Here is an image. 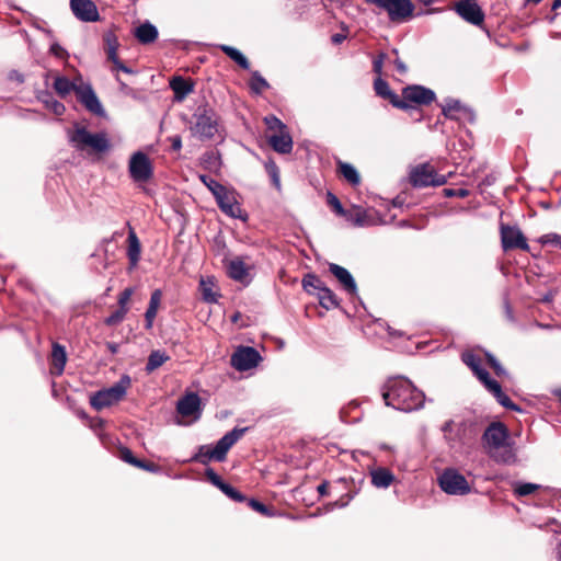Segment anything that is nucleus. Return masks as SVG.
Masks as SVG:
<instances>
[{
  "label": "nucleus",
  "mask_w": 561,
  "mask_h": 561,
  "mask_svg": "<svg viewBox=\"0 0 561 561\" xmlns=\"http://www.w3.org/2000/svg\"><path fill=\"white\" fill-rule=\"evenodd\" d=\"M247 505L252 508L253 511L260 513L263 516L266 517H273L276 515L275 511L266 506L264 503L255 500V499H248L244 501Z\"/></svg>",
  "instance_id": "nucleus-43"
},
{
  "label": "nucleus",
  "mask_w": 561,
  "mask_h": 561,
  "mask_svg": "<svg viewBox=\"0 0 561 561\" xmlns=\"http://www.w3.org/2000/svg\"><path fill=\"white\" fill-rule=\"evenodd\" d=\"M127 312H128V308H121V307H118L117 310H115L108 317H106L104 319V324L107 325V327L117 325L118 323H121L125 319Z\"/></svg>",
  "instance_id": "nucleus-46"
},
{
  "label": "nucleus",
  "mask_w": 561,
  "mask_h": 561,
  "mask_svg": "<svg viewBox=\"0 0 561 561\" xmlns=\"http://www.w3.org/2000/svg\"><path fill=\"white\" fill-rule=\"evenodd\" d=\"M129 175L134 182H147L153 175L151 162L142 151L135 152L129 160Z\"/></svg>",
  "instance_id": "nucleus-11"
},
{
  "label": "nucleus",
  "mask_w": 561,
  "mask_h": 561,
  "mask_svg": "<svg viewBox=\"0 0 561 561\" xmlns=\"http://www.w3.org/2000/svg\"><path fill=\"white\" fill-rule=\"evenodd\" d=\"M340 172L343 178L352 185L356 186L360 183V176L354 165L346 162H340Z\"/></svg>",
  "instance_id": "nucleus-40"
},
{
  "label": "nucleus",
  "mask_w": 561,
  "mask_h": 561,
  "mask_svg": "<svg viewBox=\"0 0 561 561\" xmlns=\"http://www.w3.org/2000/svg\"><path fill=\"white\" fill-rule=\"evenodd\" d=\"M484 387L489 392L493 394V397L502 407L512 411H520V408L515 404L506 393L503 392L501 385L495 379L488 381Z\"/></svg>",
  "instance_id": "nucleus-22"
},
{
  "label": "nucleus",
  "mask_w": 561,
  "mask_h": 561,
  "mask_svg": "<svg viewBox=\"0 0 561 561\" xmlns=\"http://www.w3.org/2000/svg\"><path fill=\"white\" fill-rule=\"evenodd\" d=\"M211 449L213 448L210 445L198 446L197 451L191 457L188 461L207 465L209 461L215 460V456H211Z\"/></svg>",
  "instance_id": "nucleus-41"
},
{
  "label": "nucleus",
  "mask_w": 561,
  "mask_h": 561,
  "mask_svg": "<svg viewBox=\"0 0 561 561\" xmlns=\"http://www.w3.org/2000/svg\"><path fill=\"white\" fill-rule=\"evenodd\" d=\"M136 467L152 473H158L161 471L160 466L156 465L154 462H147L145 460H139Z\"/></svg>",
  "instance_id": "nucleus-60"
},
{
  "label": "nucleus",
  "mask_w": 561,
  "mask_h": 561,
  "mask_svg": "<svg viewBox=\"0 0 561 561\" xmlns=\"http://www.w3.org/2000/svg\"><path fill=\"white\" fill-rule=\"evenodd\" d=\"M79 84H76L66 77H57L54 81V89L61 98L67 96L72 91L76 93Z\"/></svg>",
  "instance_id": "nucleus-39"
},
{
  "label": "nucleus",
  "mask_w": 561,
  "mask_h": 561,
  "mask_svg": "<svg viewBox=\"0 0 561 561\" xmlns=\"http://www.w3.org/2000/svg\"><path fill=\"white\" fill-rule=\"evenodd\" d=\"M49 51L57 58H65L68 56L66 49L56 42L51 43Z\"/></svg>",
  "instance_id": "nucleus-62"
},
{
  "label": "nucleus",
  "mask_w": 561,
  "mask_h": 561,
  "mask_svg": "<svg viewBox=\"0 0 561 561\" xmlns=\"http://www.w3.org/2000/svg\"><path fill=\"white\" fill-rule=\"evenodd\" d=\"M249 87L253 94L261 95L263 91L270 88V83L257 70H255L251 73Z\"/></svg>",
  "instance_id": "nucleus-38"
},
{
  "label": "nucleus",
  "mask_w": 561,
  "mask_h": 561,
  "mask_svg": "<svg viewBox=\"0 0 561 561\" xmlns=\"http://www.w3.org/2000/svg\"><path fill=\"white\" fill-rule=\"evenodd\" d=\"M202 286V296L203 300L208 304H215L217 302V298L219 295L213 291L211 287L207 286L206 283L202 279L201 280Z\"/></svg>",
  "instance_id": "nucleus-54"
},
{
  "label": "nucleus",
  "mask_w": 561,
  "mask_h": 561,
  "mask_svg": "<svg viewBox=\"0 0 561 561\" xmlns=\"http://www.w3.org/2000/svg\"><path fill=\"white\" fill-rule=\"evenodd\" d=\"M215 199L219 209L228 217L240 219L242 221L248 220V214L238 203L234 190H229L226 187L215 196Z\"/></svg>",
  "instance_id": "nucleus-10"
},
{
  "label": "nucleus",
  "mask_w": 561,
  "mask_h": 561,
  "mask_svg": "<svg viewBox=\"0 0 561 561\" xmlns=\"http://www.w3.org/2000/svg\"><path fill=\"white\" fill-rule=\"evenodd\" d=\"M201 182L210 191L213 196L215 197L217 194H219L222 190L226 188L222 184H220L218 181L214 180L209 175L201 174L199 175Z\"/></svg>",
  "instance_id": "nucleus-45"
},
{
  "label": "nucleus",
  "mask_w": 561,
  "mask_h": 561,
  "mask_svg": "<svg viewBox=\"0 0 561 561\" xmlns=\"http://www.w3.org/2000/svg\"><path fill=\"white\" fill-rule=\"evenodd\" d=\"M355 494L356 493L348 492V493L342 495L337 501L332 503V507L343 508V507L347 506L348 503L354 499Z\"/></svg>",
  "instance_id": "nucleus-59"
},
{
  "label": "nucleus",
  "mask_w": 561,
  "mask_h": 561,
  "mask_svg": "<svg viewBox=\"0 0 561 561\" xmlns=\"http://www.w3.org/2000/svg\"><path fill=\"white\" fill-rule=\"evenodd\" d=\"M248 427H234L227 432L216 444L211 446L215 461L221 462L226 459L229 449L243 436Z\"/></svg>",
  "instance_id": "nucleus-15"
},
{
  "label": "nucleus",
  "mask_w": 561,
  "mask_h": 561,
  "mask_svg": "<svg viewBox=\"0 0 561 561\" xmlns=\"http://www.w3.org/2000/svg\"><path fill=\"white\" fill-rule=\"evenodd\" d=\"M220 491L234 502L242 503L243 501H247L245 495H243L240 491H238L236 488H233L227 482L222 485Z\"/></svg>",
  "instance_id": "nucleus-47"
},
{
  "label": "nucleus",
  "mask_w": 561,
  "mask_h": 561,
  "mask_svg": "<svg viewBox=\"0 0 561 561\" xmlns=\"http://www.w3.org/2000/svg\"><path fill=\"white\" fill-rule=\"evenodd\" d=\"M385 58H386V54L380 53L373 61V70L378 76H380L382 72V66H383Z\"/></svg>",
  "instance_id": "nucleus-61"
},
{
  "label": "nucleus",
  "mask_w": 561,
  "mask_h": 561,
  "mask_svg": "<svg viewBox=\"0 0 561 561\" xmlns=\"http://www.w3.org/2000/svg\"><path fill=\"white\" fill-rule=\"evenodd\" d=\"M456 12L472 25H480L484 21V13L476 0H460L456 4Z\"/></svg>",
  "instance_id": "nucleus-18"
},
{
  "label": "nucleus",
  "mask_w": 561,
  "mask_h": 561,
  "mask_svg": "<svg viewBox=\"0 0 561 561\" xmlns=\"http://www.w3.org/2000/svg\"><path fill=\"white\" fill-rule=\"evenodd\" d=\"M402 98L407 103H415L417 105H430L436 99L435 92L420 84L408 85L402 89Z\"/></svg>",
  "instance_id": "nucleus-17"
},
{
  "label": "nucleus",
  "mask_w": 561,
  "mask_h": 561,
  "mask_svg": "<svg viewBox=\"0 0 561 561\" xmlns=\"http://www.w3.org/2000/svg\"><path fill=\"white\" fill-rule=\"evenodd\" d=\"M128 249L127 256L133 266H136L140 260L141 245L136 232L130 229L127 237Z\"/></svg>",
  "instance_id": "nucleus-31"
},
{
  "label": "nucleus",
  "mask_w": 561,
  "mask_h": 561,
  "mask_svg": "<svg viewBox=\"0 0 561 561\" xmlns=\"http://www.w3.org/2000/svg\"><path fill=\"white\" fill-rule=\"evenodd\" d=\"M371 484L377 489H387L394 481V474L385 467H377L370 471Z\"/></svg>",
  "instance_id": "nucleus-23"
},
{
  "label": "nucleus",
  "mask_w": 561,
  "mask_h": 561,
  "mask_svg": "<svg viewBox=\"0 0 561 561\" xmlns=\"http://www.w3.org/2000/svg\"><path fill=\"white\" fill-rule=\"evenodd\" d=\"M316 296L319 299L320 306L327 310H331L340 306L336 295L327 286L318 291Z\"/></svg>",
  "instance_id": "nucleus-34"
},
{
  "label": "nucleus",
  "mask_w": 561,
  "mask_h": 561,
  "mask_svg": "<svg viewBox=\"0 0 561 561\" xmlns=\"http://www.w3.org/2000/svg\"><path fill=\"white\" fill-rule=\"evenodd\" d=\"M485 355L489 365L493 368L496 376L502 377L507 375V371L503 368V366L494 355H492L491 353H486Z\"/></svg>",
  "instance_id": "nucleus-53"
},
{
  "label": "nucleus",
  "mask_w": 561,
  "mask_h": 561,
  "mask_svg": "<svg viewBox=\"0 0 561 561\" xmlns=\"http://www.w3.org/2000/svg\"><path fill=\"white\" fill-rule=\"evenodd\" d=\"M440 489L450 495H465L470 492V485L456 469L447 468L438 478Z\"/></svg>",
  "instance_id": "nucleus-6"
},
{
  "label": "nucleus",
  "mask_w": 561,
  "mask_h": 561,
  "mask_svg": "<svg viewBox=\"0 0 561 561\" xmlns=\"http://www.w3.org/2000/svg\"><path fill=\"white\" fill-rule=\"evenodd\" d=\"M130 383L131 379L129 375L124 374L113 386L93 393L90 398L91 407L96 411H100L119 402L125 397Z\"/></svg>",
  "instance_id": "nucleus-5"
},
{
  "label": "nucleus",
  "mask_w": 561,
  "mask_h": 561,
  "mask_svg": "<svg viewBox=\"0 0 561 561\" xmlns=\"http://www.w3.org/2000/svg\"><path fill=\"white\" fill-rule=\"evenodd\" d=\"M510 434L507 427L501 422L491 423L482 435V445L488 455L497 463L510 465L515 462L516 455L507 444Z\"/></svg>",
  "instance_id": "nucleus-2"
},
{
  "label": "nucleus",
  "mask_w": 561,
  "mask_h": 561,
  "mask_svg": "<svg viewBox=\"0 0 561 561\" xmlns=\"http://www.w3.org/2000/svg\"><path fill=\"white\" fill-rule=\"evenodd\" d=\"M466 423L461 422L459 424H455L453 420H448L442 426V432L444 434L445 439L449 443L450 446H454L455 443L459 439L460 432L465 431Z\"/></svg>",
  "instance_id": "nucleus-32"
},
{
  "label": "nucleus",
  "mask_w": 561,
  "mask_h": 561,
  "mask_svg": "<svg viewBox=\"0 0 561 561\" xmlns=\"http://www.w3.org/2000/svg\"><path fill=\"white\" fill-rule=\"evenodd\" d=\"M328 204L334 209V211L340 216H347V211L342 206L339 198L331 192H328Z\"/></svg>",
  "instance_id": "nucleus-52"
},
{
  "label": "nucleus",
  "mask_w": 561,
  "mask_h": 561,
  "mask_svg": "<svg viewBox=\"0 0 561 561\" xmlns=\"http://www.w3.org/2000/svg\"><path fill=\"white\" fill-rule=\"evenodd\" d=\"M543 243H551L556 248L561 249V237L558 234H547L542 238Z\"/></svg>",
  "instance_id": "nucleus-64"
},
{
  "label": "nucleus",
  "mask_w": 561,
  "mask_h": 561,
  "mask_svg": "<svg viewBox=\"0 0 561 561\" xmlns=\"http://www.w3.org/2000/svg\"><path fill=\"white\" fill-rule=\"evenodd\" d=\"M385 99L389 100L391 105L397 108H400V110L411 108V105L409 103H407L405 99L404 98L400 99V96L393 91H391L390 94L388 96H386Z\"/></svg>",
  "instance_id": "nucleus-51"
},
{
  "label": "nucleus",
  "mask_w": 561,
  "mask_h": 561,
  "mask_svg": "<svg viewBox=\"0 0 561 561\" xmlns=\"http://www.w3.org/2000/svg\"><path fill=\"white\" fill-rule=\"evenodd\" d=\"M387 407L401 412H412L424 405L425 396L408 378L402 376L389 378L381 389Z\"/></svg>",
  "instance_id": "nucleus-1"
},
{
  "label": "nucleus",
  "mask_w": 561,
  "mask_h": 561,
  "mask_svg": "<svg viewBox=\"0 0 561 561\" xmlns=\"http://www.w3.org/2000/svg\"><path fill=\"white\" fill-rule=\"evenodd\" d=\"M219 115L207 103L199 104L192 115L190 130L201 141L211 140L220 135Z\"/></svg>",
  "instance_id": "nucleus-3"
},
{
  "label": "nucleus",
  "mask_w": 561,
  "mask_h": 561,
  "mask_svg": "<svg viewBox=\"0 0 561 561\" xmlns=\"http://www.w3.org/2000/svg\"><path fill=\"white\" fill-rule=\"evenodd\" d=\"M68 140L77 150L91 148L94 152L104 153L111 148L110 140L104 133H90L84 126L75 125L68 131Z\"/></svg>",
  "instance_id": "nucleus-4"
},
{
  "label": "nucleus",
  "mask_w": 561,
  "mask_h": 561,
  "mask_svg": "<svg viewBox=\"0 0 561 561\" xmlns=\"http://www.w3.org/2000/svg\"><path fill=\"white\" fill-rule=\"evenodd\" d=\"M444 116L448 119L467 121L473 123L476 114L473 110L462 104L459 100L446 98L440 104Z\"/></svg>",
  "instance_id": "nucleus-12"
},
{
  "label": "nucleus",
  "mask_w": 561,
  "mask_h": 561,
  "mask_svg": "<svg viewBox=\"0 0 561 561\" xmlns=\"http://www.w3.org/2000/svg\"><path fill=\"white\" fill-rule=\"evenodd\" d=\"M162 299V291L161 289H154L151 293L150 300L148 308L145 312V328L146 330H151L153 327V321L156 319L158 309L160 307Z\"/></svg>",
  "instance_id": "nucleus-25"
},
{
  "label": "nucleus",
  "mask_w": 561,
  "mask_h": 561,
  "mask_svg": "<svg viewBox=\"0 0 561 561\" xmlns=\"http://www.w3.org/2000/svg\"><path fill=\"white\" fill-rule=\"evenodd\" d=\"M176 412L183 417L198 421L202 416V401L196 392H188L176 402Z\"/></svg>",
  "instance_id": "nucleus-16"
},
{
  "label": "nucleus",
  "mask_w": 561,
  "mask_h": 561,
  "mask_svg": "<svg viewBox=\"0 0 561 561\" xmlns=\"http://www.w3.org/2000/svg\"><path fill=\"white\" fill-rule=\"evenodd\" d=\"M205 476L206 478L208 479V481L215 485L216 488H218L219 490L222 488V485L226 483L219 474H217L215 472V470L213 468H207L205 470Z\"/></svg>",
  "instance_id": "nucleus-55"
},
{
  "label": "nucleus",
  "mask_w": 561,
  "mask_h": 561,
  "mask_svg": "<svg viewBox=\"0 0 561 561\" xmlns=\"http://www.w3.org/2000/svg\"><path fill=\"white\" fill-rule=\"evenodd\" d=\"M76 96L89 112L100 117L105 116V111L90 83L79 84Z\"/></svg>",
  "instance_id": "nucleus-14"
},
{
  "label": "nucleus",
  "mask_w": 561,
  "mask_h": 561,
  "mask_svg": "<svg viewBox=\"0 0 561 561\" xmlns=\"http://www.w3.org/2000/svg\"><path fill=\"white\" fill-rule=\"evenodd\" d=\"M268 144L276 152L282 154L289 153L293 150V139L286 130L271 135Z\"/></svg>",
  "instance_id": "nucleus-24"
},
{
  "label": "nucleus",
  "mask_w": 561,
  "mask_h": 561,
  "mask_svg": "<svg viewBox=\"0 0 561 561\" xmlns=\"http://www.w3.org/2000/svg\"><path fill=\"white\" fill-rule=\"evenodd\" d=\"M264 123L270 130H278L282 133L286 130V125L275 115H267L264 117Z\"/></svg>",
  "instance_id": "nucleus-48"
},
{
  "label": "nucleus",
  "mask_w": 561,
  "mask_h": 561,
  "mask_svg": "<svg viewBox=\"0 0 561 561\" xmlns=\"http://www.w3.org/2000/svg\"><path fill=\"white\" fill-rule=\"evenodd\" d=\"M345 218L356 227H365L371 225V221L368 219L366 210L359 209L355 214L347 213V216H345Z\"/></svg>",
  "instance_id": "nucleus-44"
},
{
  "label": "nucleus",
  "mask_w": 561,
  "mask_h": 561,
  "mask_svg": "<svg viewBox=\"0 0 561 561\" xmlns=\"http://www.w3.org/2000/svg\"><path fill=\"white\" fill-rule=\"evenodd\" d=\"M37 100L42 102L46 108L51 111L55 115L60 116L65 113V105L56 100L51 92L44 90L39 91L36 95Z\"/></svg>",
  "instance_id": "nucleus-30"
},
{
  "label": "nucleus",
  "mask_w": 561,
  "mask_h": 561,
  "mask_svg": "<svg viewBox=\"0 0 561 561\" xmlns=\"http://www.w3.org/2000/svg\"><path fill=\"white\" fill-rule=\"evenodd\" d=\"M103 42L105 45V51L107 55V59L110 61L116 60V58H118L117 49L119 47V42H118L116 34L111 30L106 31L103 34Z\"/></svg>",
  "instance_id": "nucleus-33"
},
{
  "label": "nucleus",
  "mask_w": 561,
  "mask_h": 561,
  "mask_svg": "<svg viewBox=\"0 0 561 561\" xmlns=\"http://www.w3.org/2000/svg\"><path fill=\"white\" fill-rule=\"evenodd\" d=\"M302 288L309 295H317L325 285L320 277L313 273H308L302 278Z\"/></svg>",
  "instance_id": "nucleus-36"
},
{
  "label": "nucleus",
  "mask_w": 561,
  "mask_h": 561,
  "mask_svg": "<svg viewBox=\"0 0 561 561\" xmlns=\"http://www.w3.org/2000/svg\"><path fill=\"white\" fill-rule=\"evenodd\" d=\"M410 181L414 187L440 186L446 183V178L438 174L431 164L423 163L411 171Z\"/></svg>",
  "instance_id": "nucleus-7"
},
{
  "label": "nucleus",
  "mask_w": 561,
  "mask_h": 561,
  "mask_svg": "<svg viewBox=\"0 0 561 561\" xmlns=\"http://www.w3.org/2000/svg\"><path fill=\"white\" fill-rule=\"evenodd\" d=\"M461 360L472 370L483 386L492 379L488 370L482 367V359L479 355L467 351L461 354Z\"/></svg>",
  "instance_id": "nucleus-21"
},
{
  "label": "nucleus",
  "mask_w": 561,
  "mask_h": 561,
  "mask_svg": "<svg viewBox=\"0 0 561 561\" xmlns=\"http://www.w3.org/2000/svg\"><path fill=\"white\" fill-rule=\"evenodd\" d=\"M227 273L233 280L243 283L249 276V268L240 257H236L228 263Z\"/></svg>",
  "instance_id": "nucleus-28"
},
{
  "label": "nucleus",
  "mask_w": 561,
  "mask_h": 561,
  "mask_svg": "<svg viewBox=\"0 0 561 561\" xmlns=\"http://www.w3.org/2000/svg\"><path fill=\"white\" fill-rule=\"evenodd\" d=\"M329 271L339 280V283L342 285L343 289L350 296H352V297L358 296V289H357L356 282L348 270H346L345 267H343L339 264L330 263Z\"/></svg>",
  "instance_id": "nucleus-20"
},
{
  "label": "nucleus",
  "mask_w": 561,
  "mask_h": 561,
  "mask_svg": "<svg viewBox=\"0 0 561 561\" xmlns=\"http://www.w3.org/2000/svg\"><path fill=\"white\" fill-rule=\"evenodd\" d=\"M262 360L261 354L252 346H238L231 355L230 364L238 371L256 367Z\"/></svg>",
  "instance_id": "nucleus-9"
},
{
  "label": "nucleus",
  "mask_w": 561,
  "mask_h": 561,
  "mask_svg": "<svg viewBox=\"0 0 561 561\" xmlns=\"http://www.w3.org/2000/svg\"><path fill=\"white\" fill-rule=\"evenodd\" d=\"M134 35L141 44L146 45L153 43L158 38L159 33L152 23L146 21L136 27Z\"/></svg>",
  "instance_id": "nucleus-27"
},
{
  "label": "nucleus",
  "mask_w": 561,
  "mask_h": 561,
  "mask_svg": "<svg viewBox=\"0 0 561 561\" xmlns=\"http://www.w3.org/2000/svg\"><path fill=\"white\" fill-rule=\"evenodd\" d=\"M169 359H170V356L165 352H162L159 350L152 351L148 356L145 369L148 374H150V373L154 371L157 368H159L160 366H162Z\"/></svg>",
  "instance_id": "nucleus-37"
},
{
  "label": "nucleus",
  "mask_w": 561,
  "mask_h": 561,
  "mask_svg": "<svg viewBox=\"0 0 561 561\" xmlns=\"http://www.w3.org/2000/svg\"><path fill=\"white\" fill-rule=\"evenodd\" d=\"M385 10L391 21H402L413 14L414 5L411 0H365Z\"/></svg>",
  "instance_id": "nucleus-8"
},
{
  "label": "nucleus",
  "mask_w": 561,
  "mask_h": 561,
  "mask_svg": "<svg viewBox=\"0 0 561 561\" xmlns=\"http://www.w3.org/2000/svg\"><path fill=\"white\" fill-rule=\"evenodd\" d=\"M170 88L174 93L175 100L183 101L193 91L194 87L193 83L178 76L170 81Z\"/></svg>",
  "instance_id": "nucleus-29"
},
{
  "label": "nucleus",
  "mask_w": 561,
  "mask_h": 561,
  "mask_svg": "<svg viewBox=\"0 0 561 561\" xmlns=\"http://www.w3.org/2000/svg\"><path fill=\"white\" fill-rule=\"evenodd\" d=\"M541 488L540 484L531 482H514L513 491L517 496H527Z\"/></svg>",
  "instance_id": "nucleus-42"
},
{
  "label": "nucleus",
  "mask_w": 561,
  "mask_h": 561,
  "mask_svg": "<svg viewBox=\"0 0 561 561\" xmlns=\"http://www.w3.org/2000/svg\"><path fill=\"white\" fill-rule=\"evenodd\" d=\"M265 169L268 175L271 176L273 184L279 188L280 187V180H279V169L276 165V163L272 160L267 161L265 163Z\"/></svg>",
  "instance_id": "nucleus-49"
},
{
  "label": "nucleus",
  "mask_w": 561,
  "mask_h": 561,
  "mask_svg": "<svg viewBox=\"0 0 561 561\" xmlns=\"http://www.w3.org/2000/svg\"><path fill=\"white\" fill-rule=\"evenodd\" d=\"M121 453V459L131 466H137L140 459L136 458L133 454V451L129 448H122L119 450Z\"/></svg>",
  "instance_id": "nucleus-56"
},
{
  "label": "nucleus",
  "mask_w": 561,
  "mask_h": 561,
  "mask_svg": "<svg viewBox=\"0 0 561 561\" xmlns=\"http://www.w3.org/2000/svg\"><path fill=\"white\" fill-rule=\"evenodd\" d=\"M500 232L501 243L504 251H510L513 249H520L524 251L529 250L527 240L518 227L502 224L500 227Z\"/></svg>",
  "instance_id": "nucleus-13"
},
{
  "label": "nucleus",
  "mask_w": 561,
  "mask_h": 561,
  "mask_svg": "<svg viewBox=\"0 0 561 561\" xmlns=\"http://www.w3.org/2000/svg\"><path fill=\"white\" fill-rule=\"evenodd\" d=\"M67 362V353L65 346L54 343L51 347V374L60 376L64 373Z\"/></svg>",
  "instance_id": "nucleus-26"
},
{
  "label": "nucleus",
  "mask_w": 561,
  "mask_h": 561,
  "mask_svg": "<svg viewBox=\"0 0 561 561\" xmlns=\"http://www.w3.org/2000/svg\"><path fill=\"white\" fill-rule=\"evenodd\" d=\"M133 293H134L133 288H130V287L125 288L118 297V307L128 308L127 304H128Z\"/></svg>",
  "instance_id": "nucleus-58"
},
{
  "label": "nucleus",
  "mask_w": 561,
  "mask_h": 561,
  "mask_svg": "<svg viewBox=\"0 0 561 561\" xmlns=\"http://www.w3.org/2000/svg\"><path fill=\"white\" fill-rule=\"evenodd\" d=\"M444 193H445V196L447 197H453V196H457V197H466L468 196V191L465 190V188H445L444 190Z\"/></svg>",
  "instance_id": "nucleus-63"
},
{
  "label": "nucleus",
  "mask_w": 561,
  "mask_h": 561,
  "mask_svg": "<svg viewBox=\"0 0 561 561\" xmlns=\"http://www.w3.org/2000/svg\"><path fill=\"white\" fill-rule=\"evenodd\" d=\"M70 9L73 15L82 22H96L100 14L92 0H70Z\"/></svg>",
  "instance_id": "nucleus-19"
},
{
  "label": "nucleus",
  "mask_w": 561,
  "mask_h": 561,
  "mask_svg": "<svg viewBox=\"0 0 561 561\" xmlns=\"http://www.w3.org/2000/svg\"><path fill=\"white\" fill-rule=\"evenodd\" d=\"M43 24H44V22H43V21H41V20H38V19H36V18H33V20H32V22H31V25H32L34 28H36V30H38V31L43 32V33H44L48 38H54V33H53V31H51V30H49V28H47V27H45Z\"/></svg>",
  "instance_id": "nucleus-57"
},
{
  "label": "nucleus",
  "mask_w": 561,
  "mask_h": 561,
  "mask_svg": "<svg viewBox=\"0 0 561 561\" xmlns=\"http://www.w3.org/2000/svg\"><path fill=\"white\" fill-rule=\"evenodd\" d=\"M374 88H375L376 94L383 99L386 96H388L390 94V92L392 91L390 89L388 82L382 80L380 77L375 80Z\"/></svg>",
  "instance_id": "nucleus-50"
},
{
  "label": "nucleus",
  "mask_w": 561,
  "mask_h": 561,
  "mask_svg": "<svg viewBox=\"0 0 561 561\" xmlns=\"http://www.w3.org/2000/svg\"><path fill=\"white\" fill-rule=\"evenodd\" d=\"M220 50L225 53L230 59H232L239 67L244 70L250 69V62L248 58L237 48L229 45H220Z\"/></svg>",
  "instance_id": "nucleus-35"
}]
</instances>
